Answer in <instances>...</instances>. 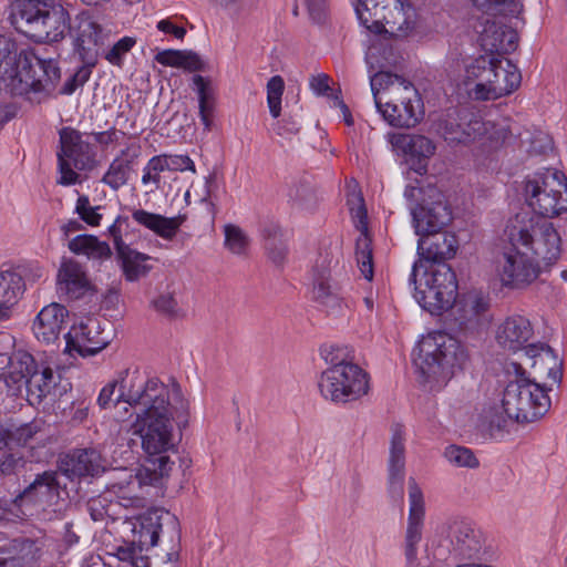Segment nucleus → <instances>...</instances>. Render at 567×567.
<instances>
[{
  "instance_id": "obj_61",
  "label": "nucleus",
  "mask_w": 567,
  "mask_h": 567,
  "mask_svg": "<svg viewBox=\"0 0 567 567\" xmlns=\"http://www.w3.org/2000/svg\"><path fill=\"white\" fill-rule=\"evenodd\" d=\"M166 171L195 172V164L188 155H166Z\"/></svg>"
},
{
  "instance_id": "obj_4",
  "label": "nucleus",
  "mask_w": 567,
  "mask_h": 567,
  "mask_svg": "<svg viewBox=\"0 0 567 567\" xmlns=\"http://www.w3.org/2000/svg\"><path fill=\"white\" fill-rule=\"evenodd\" d=\"M378 111L399 128L414 127L424 116V104L415 86L398 74L379 71L370 79Z\"/></svg>"
},
{
  "instance_id": "obj_38",
  "label": "nucleus",
  "mask_w": 567,
  "mask_h": 567,
  "mask_svg": "<svg viewBox=\"0 0 567 567\" xmlns=\"http://www.w3.org/2000/svg\"><path fill=\"white\" fill-rule=\"evenodd\" d=\"M27 390V398L30 404H40L55 386L54 374L51 368L45 367L39 370L31 379L23 384Z\"/></svg>"
},
{
  "instance_id": "obj_23",
  "label": "nucleus",
  "mask_w": 567,
  "mask_h": 567,
  "mask_svg": "<svg viewBox=\"0 0 567 567\" xmlns=\"http://www.w3.org/2000/svg\"><path fill=\"white\" fill-rule=\"evenodd\" d=\"M534 330L530 321L519 315L507 317L498 327L496 340L508 351L517 352L527 348L526 343L533 337Z\"/></svg>"
},
{
  "instance_id": "obj_51",
  "label": "nucleus",
  "mask_w": 567,
  "mask_h": 567,
  "mask_svg": "<svg viewBox=\"0 0 567 567\" xmlns=\"http://www.w3.org/2000/svg\"><path fill=\"white\" fill-rule=\"evenodd\" d=\"M444 456L449 463L458 467L475 468L480 465L474 453L464 446L450 445L445 449Z\"/></svg>"
},
{
  "instance_id": "obj_44",
  "label": "nucleus",
  "mask_w": 567,
  "mask_h": 567,
  "mask_svg": "<svg viewBox=\"0 0 567 567\" xmlns=\"http://www.w3.org/2000/svg\"><path fill=\"white\" fill-rule=\"evenodd\" d=\"M132 169V159L115 157L109 165L101 182L112 190L117 192L127 184Z\"/></svg>"
},
{
  "instance_id": "obj_14",
  "label": "nucleus",
  "mask_w": 567,
  "mask_h": 567,
  "mask_svg": "<svg viewBox=\"0 0 567 567\" xmlns=\"http://www.w3.org/2000/svg\"><path fill=\"white\" fill-rule=\"evenodd\" d=\"M59 135L60 151L58 152V162L61 174L59 184L73 185L79 181V174L74 169L92 168L94 153L90 143L82 138V133L78 130L63 127L60 130Z\"/></svg>"
},
{
  "instance_id": "obj_15",
  "label": "nucleus",
  "mask_w": 567,
  "mask_h": 567,
  "mask_svg": "<svg viewBox=\"0 0 567 567\" xmlns=\"http://www.w3.org/2000/svg\"><path fill=\"white\" fill-rule=\"evenodd\" d=\"M519 245L505 248L496 260V274L504 287L523 289L534 282L542 272L540 266L520 251Z\"/></svg>"
},
{
  "instance_id": "obj_30",
  "label": "nucleus",
  "mask_w": 567,
  "mask_h": 567,
  "mask_svg": "<svg viewBox=\"0 0 567 567\" xmlns=\"http://www.w3.org/2000/svg\"><path fill=\"white\" fill-rule=\"evenodd\" d=\"M524 355L529 361L530 368L539 374L545 373L554 382H560L563 377V360L558 358L554 349L545 343H530L525 349Z\"/></svg>"
},
{
  "instance_id": "obj_57",
  "label": "nucleus",
  "mask_w": 567,
  "mask_h": 567,
  "mask_svg": "<svg viewBox=\"0 0 567 567\" xmlns=\"http://www.w3.org/2000/svg\"><path fill=\"white\" fill-rule=\"evenodd\" d=\"M23 506L24 504L18 499V495L13 498H0V525L22 518Z\"/></svg>"
},
{
  "instance_id": "obj_27",
  "label": "nucleus",
  "mask_w": 567,
  "mask_h": 567,
  "mask_svg": "<svg viewBox=\"0 0 567 567\" xmlns=\"http://www.w3.org/2000/svg\"><path fill=\"white\" fill-rule=\"evenodd\" d=\"M59 474L55 471H44L37 474L34 480L19 494L18 499L27 504H48L60 496Z\"/></svg>"
},
{
  "instance_id": "obj_28",
  "label": "nucleus",
  "mask_w": 567,
  "mask_h": 567,
  "mask_svg": "<svg viewBox=\"0 0 567 567\" xmlns=\"http://www.w3.org/2000/svg\"><path fill=\"white\" fill-rule=\"evenodd\" d=\"M499 58L495 55H481L473 60L465 69L464 83L470 89L475 100L486 101V92H480L481 86L488 89L492 78H495V69Z\"/></svg>"
},
{
  "instance_id": "obj_20",
  "label": "nucleus",
  "mask_w": 567,
  "mask_h": 567,
  "mask_svg": "<svg viewBox=\"0 0 567 567\" xmlns=\"http://www.w3.org/2000/svg\"><path fill=\"white\" fill-rule=\"evenodd\" d=\"M410 511L405 533V557L413 563L417 556V544L422 538V526L424 519V498L421 488L414 477L409 478Z\"/></svg>"
},
{
  "instance_id": "obj_58",
  "label": "nucleus",
  "mask_w": 567,
  "mask_h": 567,
  "mask_svg": "<svg viewBox=\"0 0 567 567\" xmlns=\"http://www.w3.org/2000/svg\"><path fill=\"white\" fill-rule=\"evenodd\" d=\"M100 206L92 207L86 195L79 196L75 205V213L90 226H99L102 215L97 213Z\"/></svg>"
},
{
  "instance_id": "obj_47",
  "label": "nucleus",
  "mask_w": 567,
  "mask_h": 567,
  "mask_svg": "<svg viewBox=\"0 0 567 567\" xmlns=\"http://www.w3.org/2000/svg\"><path fill=\"white\" fill-rule=\"evenodd\" d=\"M29 464V461L20 451L4 450L0 454V474L2 476H17Z\"/></svg>"
},
{
  "instance_id": "obj_63",
  "label": "nucleus",
  "mask_w": 567,
  "mask_h": 567,
  "mask_svg": "<svg viewBox=\"0 0 567 567\" xmlns=\"http://www.w3.org/2000/svg\"><path fill=\"white\" fill-rule=\"evenodd\" d=\"M274 131L277 135L282 137H289L299 132V123L292 116H285L281 121L276 122L272 125Z\"/></svg>"
},
{
  "instance_id": "obj_45",
  "label": "nucleus",
  "mask_w": 567,
  "mask_h": 567,
  "mask_svg": "<svg viewBox=\"0 0 567 567\" xmlns=\"http://www.w3.org/2000/svg\"><path fill=\"white\" fill-rule=\"evenodd\" d=\"M262 236L269 258L275 265L281 266L287 258L288 248L280 228L276 225L266 226L262 228Z\"/></svg>"
},
{
  "instance_id": "obj_18",
  "label": "nucleus",
  "mask_w": 567,
  "mask_h": 567,
  "mask_svg": "<svg viewBox=\"0 0 567 567\" xmlns=\"http://www.w3.org/2000/svg\"><path fill=\"white\" fill-rule=\"evenodd\" d=\"M66 348L76 351L82 357L99 353L111 342L110 331L101 326L99 319L86 318L78 326H73L64 336Z\"/></svg>"
},
{
  "instance_id": "obj_50",
  "label": "nucleus",
  "mask_w": 567,
  "mask_h": 567,
  "mask_svg": "<svg viewBox=\"0 0 567 567\" xmlns=\"http://www.w3.org/2000/svg\"><path fill=\"white\" fill-rule=\"evenodd\" d=\"M135 44V38L123 37L113 45L105 48L102 52V55L110 64L121 66L123 64L124 56L133 49Z\"/></svg>"
},
{
  "instance_id": "obj_49",
  "label": "nucleus",
  "mask_w": 567,
  "mask_h": 567,
  "mask_svg": "<svg viewBox=\"0 0 567 567\" xmlns=\"http://www.w3.org/2000/svg\"><path fill=\"white\" fill-rule=\"evenodd\" d=\"M266 89L270 115L277 118L281 113V97L285 91V81L280 75H274L268 80Z\"/></svg>"
},
{
  "instance_id": "obj_2",
  "label": "nucleus",
  "mask_w": 567,
  "mask_h": 567,
  "mask_svg": "<svg viewBox=\"0 0 567 567\" xmlns=\"http://www.w3.org/2000/svg\"><path fill=\"white\" fill-rule=\"evenodd\" d=\"M416 260L410 284L414 286L417 303L431 315L440 316L453 307L457 297V279L447 259L455 256L458 241L454 234L441 230L417 234Z\"/></svg>"
},
{
  "instance_id": "obj_17",
  "label": "nucleus",
  "mask_w": 567,
  "mask_h": 567,
  "mask_svg": "<svg viewBox=\"0 0 567 567\" xmlns=\"http://www.w3.org/2000/svg\"><path fill=\"white\" fill-rule=\"evenodd\" d=\"M110 481L106 484V492L120 501L124 507H141L144 505L143 485L153 484L150 481L152 472H145V467L134 474L127 468H112Z\"/></svg>"
},
{
  "instance_id": "obj_32",
  "label": "nucleus",
  "mask_w": 567,
  "mask_h": 567,
  "mask_svg": "<svg viewBox=\"0 0 567 567\" xmlns=\"http://www.w3.org/2000/svg\"><path fill=\"white\" fill-rule=\"evenodd\" d=\"M132 218L138 225L145 227L146 229L153 231L166 240H172L176 236L179 227L186 220L185 215L165 217L163 215L151 213L142 208L133 209Z\"/></svg>"
},
{
  "instance_id": "obj_21",
  "label": "nucleus",
  "mask_w": 567,
  "mask_h": 567,
  "mask_svg": "<svg viewBox=\"0 0 567 567\" xmlns=\"http://www.w3.org/2000/svg\"><path fill=\"white\" fill-rule=\"evenodd\" d=\"M391 446L388 465V485L389 494L394 501H402L404 495V468H405V447L404 433L401 424H394L391 427Z\"/></svg>"
},
{
  "instance_id": "obj_52",
  "label": "nucleus",
  "mask_w": 567,
  "mask_h": 567,
  "mask_svg": "<svg viewBox=\"0 0 567 567\" xmlns=\"http://www.w3.org/2000/svg\"><path fill=\"white\" fill-rule=\"evenodd\" d=\"M488 309V302L483 297H471L466 300L463 307L464 315L461 317V326L465 328L477 324L480 316L485 313Z\"/></svg>"
},
{
  "instance_id": "obj_10",
  "label": "nucleus",
  "mask_w": 567,
  "mask_h": 567,
  "mask_svg": "<svg viewBox=\"0 0 567 567\" xmlns=\"http://www.w3.org/2000/svg\"><path fill=\"white\" fill-rule=\"evenodd\" d=\"M319 380L320 393L336 403L355 401L369 392V374L358 364L332 358Z\"/></svg>"
},
{
  "instance_id": "obj_7",
  "label": "nucleus",
  "mask_w": 567,
  "mask_h": 567,
  "mask_svg": "<svg viewBox=\"0 0 567 567\" xmlns=\"http://www.w3.org/2000/svg\"><path fill=\"white\" fill-rule=\"evenodd\" d=\"M10 19L21 33L35 42H56L64 37L69 13L50 0H16Z\"/></svg>"
},
{
  "instance_id": "obj_41",
  "label": "nucleus",
  "mask_w": 567,
  "mask_h": 567,
  "mask_svg": "<svg viewBox=\"0 0 567 567\" xmlns=\"http://www.w3.org/2000/svg\"><path fill=\"white\" fill-rule=\"evenodd\" d=\"M69 249L75 255H85L93 259L110 258L112 250L107 243L100 241L93 235H78L69 241Z\"/></svg>"
},
{
  "instance_id": "obj_39",
  "label": "nucleus",
  "mask_w": 567,
  "mask_h": 567,
  "mask_svg": "<svg viewBox=\"0 0 567 567\" xmlns=\"http://www.w3.org/2000/svg\"><path fill=\"white\" fill-rule=\"evenodd\" d=\"M116 256L128 281H135L140 277L146 276L151 270V267L145 264L151 257L132 249L130 246L116 252Z\"/></svg>"
},
{
  "instance_id": "obj_3",
  "label": "nucleus",
  "mask_w": 567,
  "mask_h": 567,
  "mask_svg": "<svg viewBox=\"0 0 567 567\" xmlns=\"http://www.w3.org/2000/svg\"><path fill=\"white\" fill-rule=\"evenodd\" d=\"M61 80L54 59H42L31 50L19 51L12 39L0 35V90L41 103L52 96Z\"/></svg>"
},
{
  "instance_id": "obj_43",
  "label": "nucleus",
  "mask_w": 567,
  "mask_h": 567,
  "mask_svg": "<svg viewBox=\"0 0 567 567\" xmlns=\"http://www.w3.org/2000/svg\"><path fill=\"white\" fill-rule=\"evenodd\" d=\"M24 291V281L21 272L4 270L0 272V303L10 307L17 302Z\"/></svg>"
},
{
  "instance_id": "obj_8",
  "label": "nucleus",
  "mask_w": 567,
  "mask_h": 567,
  "mask_svg": "<svg viewBox=\"0 0 567 567\" xmlns=\"http://www.w3.org/2000/svg\"><path fill=\"white\" fill-rule=\"evenodd\" d=\"M515 379L509 381L503 392L502 406L517 423H530L542 419L550 409V398L546 388L530 379L519 363H512Z\"/></svg>"
},
{
  "instance_id": "obj_24",
  "label": "nucleus",
  "mask_w": 567,
  "mask_h": 567,
  "mask_svg": "<svg viewBox=\"0 0 567 567\" xmlns=\"http://www.w3.org/2000/svg\"><path fill=\"white\" fill-rule=\"evenodd\" d=\"M480 44L484 51L497 58L514 52L518 45V34L513 29L496 21L486 20L480 34Z\"/></svg>"
},
{
  "instance_id": "obj_42",
  "label": "nucleus",
  "mask_w": 567,
  "mask_h": 567,
  "mask_svg": "<svg viewBox=\"0 0 567 567\" xmlns=\"http://www.w3.org/2000/svg\"><path fill=\"white\" fill-rule=\"evenodd\" d=\"M11 427V444L19 447L30 445L35 440H43L47 434L48 425L42 419H33L31 422Z\"/></svg>"
},
{
  "instance_id": "obj_13",
  "label": "nucleus",
  "mask_w": 567,
  "mask_h": 567,
  "mask_svg": "<svg viewBox=\"0 0 567 567\" xmlns=\"http://www.w3.org/2000/svg\"><path fill=\"white\" fill-rule=\"evenodd\" d=\"M68 28L73 56L81 63L95 68L102 52L111 43V31L85 12L78 14L73 24L69 20Z\"/></svg>"
},
{
  "instance_id": "obj_34",
  "label": "nucleus",
  "mask_w": 567,
  "mask_h": 567,
  "mask_svg": "<svg viewBox=\"0 0 567 567\" xmlns=\"http://www.w3.org/2000/svg\"><path fill=\"white\" fill-rule=\"evenodd\" d=\"M383 22V32L394 34L396 37H405L415 28V9L409 2L398 0L396 6H391Z\"/></svg>"
},
{
  "instance_id": "obj_56",
  "label": "nucleus",
  "mask_w": 567,
  "mask_h": 567,
  "mask_svg": "<svg viewBox=\"0 0 567 567\" xmlns=\"http://www.w3.org/2000/svg\"><path fill=\"white\" fill-rule=\"evenodd\" d=\"M94 66H87L85 63H82V65L64 82L59 94H73L78 87L83 86L89 81Z\"/></svg>"
},
{
  "instance_id": "obj_64",
  "label": "nucleus",
  "mask_w": 567,
  "mask_h": 567,
  "mask_svg": "<svg viewBox=\"0 0 567 567\" xmlns=\"http://www.w3.org/2000/svg\"><path fill=\"white\" fill-rule=\"evenodd\" d=\"M183 51L164 50L155 55V61L165 66L181 68Z\"/></svg>"
},
{
  "instance_id": "obj_59",
  "label": "nucleus",
  "mask_w": 567,
  "mask_h": 567,
  "mask_svg": "<svg viewBox=\"0 0 567 567\" xmlns=\"http://www.w3.org/2000/svg\"><path fill=\"white\" fill-rule=\"evenodd\" d=\"M155 310L169 318H176L179 316L181 309L177 300L172 293L159 295L152 301Z\"/></svg>"
},
{
  "instance_id": "obj_12",
  "label": "nucleus",
  "mask_w": 567,
  "mask_h": 567,
  "mask_svg": "<svg viewBox=\"0 0 567 567\" xmlns=\"http://www.w3.org/2000/svg\"><path fill=\"white\" fill-rule=\"evenodd\" d=\"M125 524L132 533L134 544L140 545V551L156 546L159 535L173 544L181 540V525L177 517L164 508L147 509Z\"/></svg>"
},
{
  "instance_id": "obj_31",
  "label": "nucleus",
  "mask_w": 567,
  "mask_h": 567,
  "mask_svg": "<svg viewBox=\"0 0 567 567\" xmlns=\"http://www.w3.org/2000/svg\"><path fill=\"white\" fill-rule=\"evenodd\" d=\"M505 64L504 66L503 61L499 59L495 69V78H492L488 89L481 86L480 92H486V101L509 95L519 87L522 74L518 68L509 60H505Z\"/></svg>"
},
{
  "instance_id": "obj_26",
  "label": "nucleus",
  "mask_w": 567,
  "mask_h": 567,
  "mask_svg": "<svg viewBox=\"0 0 567 567\" xmlns=\"http://www.w3.org/2000/svg\"><path fill=\"white\" fill-rule=\"evenodd\" d=\"M68 309L60 303H50L42 308L35 317L32 330L38 340L53 343L64 328Z\"/></svg>"
},
{
  "instance_id": "obj_25",
  "label": "nucleus",
  "mask_w": 567,
  "mask_h": 567,
  "mask_svg": "<svg viewBox=\"0 0 567 567\" xmlns=\"http://www.w3.org/2000/svg\"><path fill=\"white\" fill-rule=\"evenodd\" d=\"M63 470L69 477L99 476L105 472L101 453L93 449H78L66 455Z\"/></svg>"
},
{
  "instance_id": "obj_60",
  "label": "nucleus",
  "mask_w": 567,
  "mask_h": 567,
  "mask_svg": "<svg viewBox=\"0 0 567 567\" xmlns=\"http://www.w3.org/2000/svg\"><path fill=\"white\" fill-rule=\"evenodd\" d=\"M485 124L487 130L483 135L487 134V138L491 142L492 147H498L512 135V132L506 124H496L491 122H485Z\"/></svg>"
},
{
  "instance_id": "obj_48",
  "label": "nucleus",
  "mask_w": 567,
  "mask_h": 567,
  "mask_svg": "<svg viewBox=\"0 0 567 567\" xmlns=\"http://www.w3.org/2000/svg\"><path fill=\"white\" fill-rule=\"evenodd\" d=\"M132 372L133 371H131L130 369L124 370L123 372L120 373L118 379L106 383L102 388V390L100 391V394L97 396V404L101 409H107L111 405H117L121 402L127 404V402L124 399L118 398V396L121 393V382H122L123 377H125L126 373H132Z\"/></svg>"
},
{
  "instance_id": "obj_1",
  "label": "nucleus",
  "mask_w": 567,
  "mask_h": 567,
  "mask_svg": "<svg viewBox=\"0 0 567 567\" xmlns=\"http://www.w3.org/2000/svg\"><path fill=\"white\" fill-rule=\"evenodd\" d=\"M118 398L135 410L133 429L148 455L150 466L145 467V472H152L150 481L167 476L174 464L166 454L174 449L172 420L176 421L178 427H185L188 423L189 406L181 386L175 383L169 390L158 379L147 378L134 369L123 377Z\"/></svg>"
},
{
  "instance_id": "obj_19",
  "label": "nucleus",
  "mask_w": 567,
  "mask_h": 567,
  "mask_svg": "<svg viewBox=\"0 0 567 567\" xmlns=\"http://www.w3.org/2000/svg\"><path fill=\"white\" fill-rule=\"evenodd\" d=\"M331 260L323 257L317 261L313 275L312 298L317 305L328 315L341 316L347 309L348 302L341 296L340 287L331 282Z\"/></svg>"
},
{
  "instance_id": "obj_11",
  "label": "nucleus",
  "mask_w": 567,
  "mask_h": 567,
  "mask_svg": "<svg viewBox=\"0 0 567 567\" xmlns=\"http://www.w3.org/2000/svg\"><path fill=\"white\" fill-rule=\"evenodd\" d=\"M404 196L414 203L411 214L416 234L441 230L452 220L445 196L436 186H408Z\"/></svg>"
},
{
  "instance_id": "obj_55",
  "label": "nucleus",
  "mask_w": 567,
  "mask_h": 567,
  "mask_svg": "<svg viewBox=\"0 0 567 567\" xmlns=\"http://www.w3.org/2000/svg\"><path fill=\"white\" fill-rule=\"evenodd\" d=\"M166 155L153 156L143 169L142 184L147 185L153 183L155 188L159 187L161 173L166 171Z\"/></svg>"
},
{
  "instance_id": "obj_5",
  "label": "nucleus",
  "mask_w": 567,
  "mask_h": 567,
  "mask_svg": "<svg viewBox=\"0 0 567 567\" xmlns=\"http://www.w3.org/2000/svg\"><path fill=\"white\" fill-rule=\"evenodd\" d=\"M413 355L423 382L429 383L431 389L445 385L468 359L461 342L442 331L424 336L414 348Z\"/></svg>"
},
{
  "instance_id": "obj_6",
  "label": "nucleus",
  "mask_w": 567,
  "mask_h": 567,
  "mask_svg": "<svg viewBox=\"0 0 567 567\" xmlns=\"http://www.w3.org/2000/svg\"><path fill=\"white\" fill-rule=\"evenodd\" d=\"M504 235L511 245H519L533 255L540 269L550 268L561 255V238L550 221L529 212H520L506 223Z\"/></svg>"
},
{
  "instance_id": "obj_54",
  "label": "nucleus",
  "mask_w": 567,
  "mask_h": 567,
  "mask_svg": "<svg viewBox=\"0 0 567 567\" xmlns=\"http://www.w3.org/2000/svg\"><path fill=\"white\" fill-rule=\"evenodd\" d=\"M225 233V246L236 255H241L248 247V238L245 233L235 225H226L224 228Z\"/></svg>"
},
{
  "instance_id": "obj_9",
  "label": "nucleus",
  "mask_w": 567,
  "mask_h": 567,
  "mask_svg": "<svg viewBox=\"0 0 567 567\" xmlns=\"http://www.w3.org/2000/svg\"><path fill=\"white\" fill-rule=\"evenodd\" d=\"M524 196L536 217L560 216L567 212V178L554 168L536 172L525 179Z\"/></svg>"
},
{
  "instance_id": "obj_37",
  "label": "nucleus",
  "mask_w": 567,
  "mask_h": 567,
  "mask_svg": "<svg viewBox=\"0 0 567 567\" xmlns=\"http://www.w3.org/2000/svg\"><path fill=\"white\" fill-rule=\"evenodd\" d=\"M287 197L292 207L301 210H311L318 203L316 188L306 177L295 179L288 185Z\"/></svg>"
},
{
  "instance_id": "obj_22",
  "label": "nucleus",
  "mask_w": 567,
  "mask_h": 567,
  "mask_svg": "<svg viewBox=\"0 0 567 567\" xmlns=\"http://www.w3.org/2000/svg\"><path fill=\"white\" fill-rule=\"evenodd\" d=\"M56 291L60 298L78 300L93 290L82 266L73 260L64 261L58 272Z\"/></svg>"
},
{
  "instance_id": "obj_53",
  "label": "nucleus",
  "mask_w": 567,
  "mask_h": 567,
  "mask_svg": "<svg viewBox=\"0 0 567 567\" xmlns=\"http://www.w3.org/2000/svg\"><path fill=\"white\" fill-rule=\"evenodd\" d=\"M140 551V545L134 544L131 538L124 542V545L116 547L115 556L124 563H128L132 567H147V559Z\"/></svg>"
},
{
  "instance_id": "obj_40",
  "label": "nucleus",
  "mask_w": 567,
  "mask_h": 567,
  "mask_svg": "<svg viewBox=\"0 0 567 567\" xmlns=\"http://www.w3.org/2000/svg\"><path fill=\"white\" fill-rule=\"evenodd\" d=\"M39 371V365L34 358L24 351H19L11 359V370L6 379L8 385L14 384L17 390H21L27 379H31Z\"/></svg>"
},
{
  "instance_id": "obj_35",
  "label": "nucleus",
  "mask_w": 567,
  "mask_h": 567,
  "mask_svg": "<svg viewBox=\"0 0 567 567\" xmlns=\"http://www.w3.org/2000/svg\"><path fill=\"white\" fill-rule=\"evenodd\" d=\"M405 153L410 155L411 167L420 175L427 171V161L435 153L436 146L424 135H406L401 137Z\"/></svg>"
},
{
  "instance_id": "obj_16",
  "label": "nucleus",
  "mask_w": 567,
  "mask_h": 567,
  "mask_svg": "<svg viewBox=\"0 0 567 567\" xmlns=\"http://www.w3.org/2000/svg\"><path fill=\"white\" fill-rule=\"evenodd\" d=\"M486 130L482 117L465 107L449 110L439 123V132L449 143L474 142L482 137Z\"/></svg>"
},
{
  "instance_id": "obj_29",
  "label": "nucleus",
  "mask_w": 567,
  "mask_h": 567,
  "mask_svg": "<svg viewBox=\"0 0 567 567\" xmlns=\"http://www.w3.org/2000/svg\"><path fill=\"white\" fill-rule=\"evenodd\" d=\"M452 553L462 559L476 556L482 549V536L470 523L460 520L450 526Z\"/></svg>"
},
{
  "instance_id": "obj_36",
  "label": "nucleus",
  "mask_w": 567,
  "mask_h": 567,
  "mask_svg": "<svg viewBox=\"0 0 567 567\" xmlns=\"http://www.w3.org/2000/svg\"><path fill=\"white\" fill-rule=\"evenodd\" d=\"M193 89L198 95L199 117L206 131H210L215 116V93L208 78L196 74L193 76Z\"/></svg>"
},
{
  "instance_id": "obj_46",
  "label": "nucleus",
  "mask_w": 567,
  "mask_h": 567,
  "mask_svg": "<svg viewBox=\"0 0 567 567\" xmlns=\"http://www.w3.org/2000/svg\"><path fill=\"white\" fill-rule=\"evenodd\" d=\"M355 257L359 269L367 280L373 278V252L370 236H359L355 243Z\"/></svg>"
},
{
  "instance_id": "obj_62",
  "label": "nucleus",
  "mask_w": 567,
  "mask_h": 567,
  "mask_svg": "<svg viewBox=\"0 0 567 567\" xmlns=\"http://www.w3.org/2000/svg\"><path fill=\"white\" fill-rule=\"evenodd\" d=\"M127 220H128V217L120 215L115 218L114 223L107 229L110 237H112V239H113V244H114L116 252H118L120 250H123L125 247L128 246L123 241L122 230H121L122 224H126Z\"/></svg>"
},
{
  "instance_id": "obj_33",
  "label": "nucleus",
  "mask_w": 567,
  "mask_h": 567,
  "mask_svg": "<svg viewBox=\"0 0 567 567\" xmlns=\"http://www.w3.org/2000/svg\"><path fill=\"white\" fill-rule=\"evenodd\" d=\"M398 0H358L355 13L360 23L375 34L383 33L385 16Z\"/></svg>"
}]
</instances>
